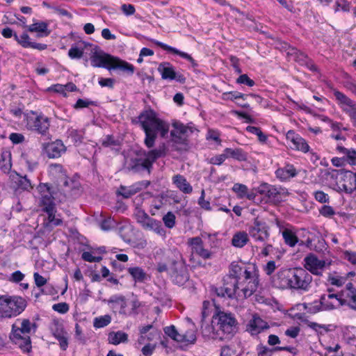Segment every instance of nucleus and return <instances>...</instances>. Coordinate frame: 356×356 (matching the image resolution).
I'll list each match as a JSON object with an SVG mask.
<instances>
[{
  "mask_svg": "<svg viewBox=\"0 0 356 356\" xmlns=\"http://www.w3.org/2000/svg\"><path fill=\"white\" fill-rule=\"evenodd\" d=\"M259 286L257 268L234 261L229 266V277L222 286L216 288L218 296L237 298H248L256 291Z\"/></svg>",
  "mask_w": 356,
  "mask_h": 356,
  "instance_id": "1",
  "label": "nucleus"
},
{
  "mask_svg": "<svg viewBox=\"0 0 356 356\" xmlns=\"http://www.w3.org/2000/svg\"><path fill=\"white\" fill-rule=\"evenodd\" d=\"M138 123L145 132L144 144L147 148L154 146L158 134L165 138L169 132L168 122L160 118L152 108L145 109L140 113Z\"/></svg>",
  "mask_w": 356,
  "mask_h": 356,
  "instance_id": "2",
  "label": "nucleus"
},
{
  "mask_svg": "<svg viewBox=\"0 0 356 356\" xmlns=\"http://www.w3.org/2000/svg\"><path fill=\"white\" fill-rule=\"evenodd\" d=\"M238 322L234 314L230 312L219 311L212 317L211 325L202 328V332L207 339L223 338L222 334L232 335L237 330Z\"/></svg>",
  "mask_w": 356,
  "mask_h": 356,
  "instance_id": "3",
  "label": "nucleus"
},
{
  "mask_svg": "<svg viewBox=\"0 0 356 356\" xmlns=\"http://www.w3.org/2000/svg\"><path fill=\"white\" fill-rule=\"evenodd\" d=\"M167 151L166 145L162 143L158 147L149 151L140 149L133 152L125 157V167L134 172L147 170L150 172L153 163L157 159L165 156Z\"/></svg>",
  "mask_w": 356,
  "mask_h": 356,
  "instance_id": "4",
  "label": "nucleus"
},
{
  "mask_svg": "<svg viewBox=\"0 0 356 356\" xmlns=\"http://www.w3.org/2000/svg\"><path fill=\"white\" fill-rule=\"evenodd\" d=\"M277 280L282 288L307 291L309 289L312 277L303 268H293L280 272Z\"/></svg>",
  "mask_w": 356,
  "mask_h": 356,
  "instance_id": "5",
  "label": "nucleus"
},
{
  "mask_svg": "<svg viewBox=\"0 0 356 356\" xmlns=\"http://www.w3.org/2000/svg\"><path fill=\"white\" fill-rule=\"evenodd\" d=\"M36 325L26 318H17L12 325L10 340L17 345L24 353L31 349L30 335L35 333Z\"/></svg>",
  "mask_w": 356,
  "mask_h": 356,
  "instance_id": "6",
  "label": "nucleus"
},
{
  "mask_svg": "<svg viewBox=\"0 0 356 356\" xmlns=\"http://www.w3.org/2000/svg\"><path fill=\"white\" fill-rule=\"evenodd\" d=\"M26 301L19 296L0 297V314L2 317L12 318L20 314L26 307Z\"/></svg>",
  "mask_w": 356,
  "mask_h": 356,
  "instance_id": "7",
  "label": "nucleus"
},
{
  "mask_svg": "<svg viewBox=\"0 0 356 356\" xmlns=\"http://www.w3.org/2000/svg\"><path fill=\"white\" fill-rule=\"evenodd\" d=\"M23 122L25 127L42 136H46L50 127L49 119L43 114L29 111L23 114Z\"/></svg>",
  "mask_w": 356,
  "mask_h": 356,
  "instance_id": "8",
  "label": "nucleus"
},
{
  "mask_svg": "<svg viewBox=\"0 0 356 356\" xmlns=\"http://www.w3.org/2000/svg\"><path fill=\"white\" fill-rule=\"evenodd\" d=\"M340 305L337 295L329 293L323 295L319 300L308 303L305 307L309 312L314 314L322 310L333 309Z\"/></svg>",
  "mask_w": 356,
  "mask_h": 356,
  "instance_id": "9",
  "label": "nucleus"
},
{
  "mask_svg": "<svg viewBox=\"0 0 356 356\" xmlns=\"http://www.w3.org/2000/svg\"><path fill=\"white\" fill-rule=\"evenodd\" d=\"M172 129L170 136L173 142L179 144H186L187 138L195 130V127L193 123L184 124V123L174 120L172 123Z\"/></svg>",
  "mask_w": 356,
  "mask_h": 356,
  "instance_id": "10",
  "label": "nucleus"
},
{
  "mask_svg": "<svg viewBox=\"0 0 356 356\" xmlns=\"http://www.w3.org/2000/svg\"><path fill=\"white\" fill-rule=\"evenodd\" d=\"M187 321L193 328H189L184 332L179 333L174 325H170L164 328L165 334L177 342L186 344L194 343L196 341L195 330L191 319L187 318Z\"/></svg>",
  "mask_w": 356,
  "mask_h": 356,
  "instance_id": "11",
  "label": "nucleus"
},
{
  "mask_svg": "<svg viewBox=\"0 0 356 356\" xmlns=\"http://www.w3.org/2000/svg\"><path fill=\"white\" fill-rule=\"evenodd\" d=\"M248 230V234L255 242L265 243L269 238V227L258 218L254 219Z\"/></svg>",
  "mask_w": 356,
  "mask_h": 356,
  "instance_id": "12",
  "label": "nucleus"
},
{
  "mask_svg": "<svg viewBox=\"0 0 356 356\" xmlns=\"http://www.w3.org/2000/svg\"><path fill=\"white\" fill-rule=\"evenodd\" d=\"M169 274L172 282L179 286L184 285L189 279L186 266L181 260L172 263L169 268Z\"/></svg>",
  "mask_w": 356,
  "mask_h": 356,
  "instance_id": "13",
  "label": "nucleus"
},
{
  "mask_svg": "<svg viewBox=\"0 0 356 356\" xmlns=\"http://www.w3.org/2000/svg\"><path fill=\"white\" fill-rule=\"evenodd\" d=\"M90 63L94 67H104L111 70L113 56L105 53L99 47L95 46L91 49Z\"/></svg>",
  "mask_w": 356,
  "mask_h": 356,
  "instance_id": "14",
  "label": "nucleus"
},
{
  "mask_svg": "<svg viewBox=\"0 0 356 356\" xmlns=\"http://www.w3.org/2000/svg\"><path fill=\"white\" fill-rule=\"evenodd\" d=\"M286 139L289 143V146L292 149L301 152L302 153H308L310 147L306 140L296 134L293 130H289L286 134Z\"/></svg>",
  "mask_w": 356,
  "mask_h": 356,
  "instance_id": "15",
  "label": "nucleus"
},
{
  "mask_svg": "<svg viewBox=\"0 0 356 356\" xmlns=\"http://www.w3.org/2000/svg\"><path fill=\"white\" fill-rule=\"evenodd\" d=\"M157 70L164 80H175L179 83L186 81V77L182 74L177 72L172 64L168 62L161 63Z\"/></svg>",
  "mask_w": 356,
  "mask_h": 356,
  "instance_id": "16",
  "label": "nucleus"
},
{
  "mask_svg": "<svg viewBox=\"0 0 356 356\" xmlns=\"http://www.w3.org/2000/svg\"><path fill=\"white\" fill-rule=\"evenodd\" d=\"M49 172L53 177L57 179L60 185H63V186L69 187L70 188H75L76 186V183L67 177L66 172L61 165L51 164L49 166Z\"/></svg>",
  "mask_w": 356,
  "mask_h": 356,
  "instance_id": "17",
  "label": "nucleus"
},
{
  "mask_svg": "<svg viewBox=\"0 0 356 356\" xmlns=\"http://www.w3.org/2000/svg\"><path fill=\"white\" fill-rule=\"evenodd\" d=\"M304 266L307 270H309L314 275H319L323 273L327 266L324 260L319 259L314 254H310L304 259Z\"/></svg>",
  "mask_w": 356,
  "mask_h": 356,
  "instance_id": "18",
  "label": "nucleus"
},
{
  "mask_svg": "<svg viewBox=\"0 0 356 356\" xmlns=\"http://www.w3.org/2000/svg\"><path fill=\"white\" fill-rule=\"evenodd\" d=\"M43 152L49 159L59 158L66 152V147L60 140L43 144Z\"/></svg>",
  "mask_w": 356,
  "mask_h": 356,
  "instance_id": "19",
  "label": "nucleus"
},
{
  "mask_svg": "<svg viewBox=\"0 0 356 356\" xmlns=\"http://www.w3.org/2000/svg\"><path fill=\"white\" fill-rule=\"evenodd\" d=\"M337 103L346 115L356 108V102L337 89L332 90Z\"/></svg>",
  "mask_w": 356,
  "mask_h": 356,
  "instance_id": "20",
  "label": "nucleus"
},
{
  "mask_svg": "<svg viewBox=\"0 0 356 356\" xmlns=\"http://www.w3.org/2000/svg\"><path fill=\"white\" fill-rule=\"evenodd\" d=\"M341 305H348L353 308L356 303V289L351 282H348L346 288L337 294Z\"/></svg>",
  "mask_w": 356,
  "mask_h": 356,
  "instance_id": "21",
  "label": "nucleus"
},
{
  "mask_svg": "<svg viewBox=\"0 0 356 356\" xmlns=\"http://www.w3.org/2000/svg\"><path fill=\"white\" fill-rule=\"evenodd\" d=\"M50 329L54 337L59 341L60 348L63 350H66L68 347V337L63 325L58 321H54Z\"/></svg>",
  "mask_w": 356,
  "mask_h": 356,
  "instance_id": "22",
  "label": "nucleus"
},
{
  "mask_svg": "<svg viewBox=\"0 0 356 356\" xmlns=\"http://www.w3.org/2000/svg\"><path fill=\"white\" fill-rule=\"evenodd\" d=\"M276 225L279 228L280 232L282 234V237L286 244L290 247H294L298 242V238L296 232L289 225H284L283 222L277 220Z\"/></svg>",
  "mask_w": 356,
  "mask_h": 356,
  "instance_id": "23",
  "label": "nucleus"
},
{
  "mask_svg": "<svg viewBox=\"0 0 356 356\" xmlns=\"http://www.w3.org/2000/svg\"><path fill=\"white\" fill-rule=\"evenodd\" d=\"M341 174L343 175L344 184L341 186H339V191L348 194L356 191V173L350 170H341Z\"/></svg>",
  "mask_w": 356,
  "mask_h": 356,
  "instance_id": "24",
  "label": "nucleus"
},
{
  "mask_svg": "<svg viewBox=\"0 0 356 356\" xmlns=\"http://www.w3.org/2000/svg\"><path fill=\"white\" fill-rule=\"evenodd\" d=\"M269 328L268 323L264 321L258 315L254 314L252 316V319L250 320L248 325L247 330L252 334L256 335L265 330Z\"/></svg>",
  "mask_w": 356,
  "mask_h": 356,
  "instance_id": "25",
  "label": "nucleus"
},
{
  "mask_svg": "<svg viewBox=\"0 0 356 356\" xmlns=\"http://www.w3.org/2000/svg\"><path fill=\"white\" fill-rule=\"evenodd\" d=\"M354 272H349L348 273H339L337 272H332L328 274L327 282L329 284L341 287L348 283L347 281L350 277L355 276Z\"/></svg>",
  "mask_w": 356,
  "mask_h": 356,
  "instance_id": "26",
  "label": "nucleus"
},
{
  "mask_svg": "<svg viewBox=\"0 0 356 356\" xmlns=\"http://www.w3.org/2000/svg\"><path fill=\"white\" fill-rule=\"evenodd\" d=\"M15 40L24 48H31L38 50H44L47 48L45 44L37 43L32 42L29 35L26 33H23L20 35H14Z\"/></svg>",
  "mask_w": 356,
  "mask_h": 356,
  "instance_id": "27",
  "label": "nucleus"
},
{
  "mask_svg": "<svg viewBox=\"0 0 356 356\" xmlns=\"http://www.w3.org/2000/svg\"><path fill=\"white\" fill-rule=\"evenodd\" d=\"M188 244L191 248L192 251L204 259H208L211 256L209 250L203 247V241L200 237L191 238L188 241Z\"/></svg>",
  "mask_w": 356,
  "mask_h": 356,
  "instance_id": "28",
  "label": "nucleus"
},
{
  "mask_svg": "<svg viewBox=\"0 0 356 356\" xmlns=\"http://www.w3.org/2000/svg\"><path fill=\"white\" fill-rule=\"evenodd\" d=\"M275 174L281 181H287L295 177L298 175V171L293 165L286 163L284 166L277 168Z\"/></svg>",
  "mask_w": 356,
  "mask_h": 356,
  "instance_id": "29",
  "label": "nucleus"
},
{
  "mask_svg": "<svg viewBox=\"0 0 356 356\" xmlns=\"http://www.w3.org/2000/svg\"><path fill=\"white\" fill-rule=\"evenodd\" d=\"M172 182L178 190L184 194H191L193 192V186L181 175L177 174L172 176Z\"/></svg>",
  "mask_w": 356,
  "mask_h": 356,
  "instance_id": "30",
  "label": "nucleus"
},
{
  "mask_svg": "<svg viewBox=\"0 0 356 356\" xmlns=\"http://www.w3.org/2000/svg\"><path fill=\"white\" fill-rule=\"evenodd\" d=\"M154 43L157 45L158 47L162 48L163 50L167 51L168 52H171L175 54L179 55L180 57L186 59L188 60L193 67H196L197 65L196 61L191 57V55L179 51V49L172 47L171 46H169L165 43H163L161 42H159L158 40H154Z\"/></svg>",
  "mask_w": 356,
  "mask_h": 356,
  "instance_id": "31",
  "label": "nucleus"
},
{
  "mask_svg": "<svg viewBox=\"0 0 356 356\" xmlns=\"http://www.w3.org/2000/svg\"><path fill=\"white\" fill-rule=\"evenodd\" d=\"M142 227L144 229L154 232L163 238H165L166 232L163 227L161 222L154 218H149Z\"/></svg>",
  "mask_w": 356,
  "mask_h": 356,
  "instance_id": "32",
  "label": "nucleus"
},
{
  "mask_svg": "<svg viewBox=\"0 0 356 356\" xmlns=\"http://www.w3.org/2000/svg\"><path fill=\"white\" fill-rule=\"evenodd\" d=\"M111 69L120 70L129 75H132L135 70V67L132 64L115 56H113L111 65Z\"/></svg>",
  "mask_w": 356,
  "mask_h": 356,
  "instance_id": "33",
  "label": "nucleus"
},
{
  "mask_svg": "<svg viewBox=\"0 0 356 356\" xmlns=\"http://www.w3.org/2000/svg\"><path fill=\"white\" fill-rule=\"evenodd\" d=\"M108 303L111 304V308L118 311L121 314H127L126 307L127 306L125 298L122 296H114L108 300Z\"/></svg>",
  "mask_w": 356,
  "mask_h": 356,
  "instance_id": "34",
  "label": "nucleus"
},
{
  "mask_svg": "<svg viewBox=\"0 0 356 356\" xmlns=\"http://www.w3.org/2000/svg\"><path fill=\"white\" fill-rule=\"evenodd\" d=\"M337 151L339 154L344 155L346 162L350 165H355L356 164V150L354 149H347L340 145H337L336 147Z\"/></svg>",
  "mask_w": 356,
  "mask_h": 356,
  "instance_id": "35",
  "label": "nucleus"
},
{
  "mask_svg": "<svg viewBox=\"0 0 356 356\" xmlns=\"http://www.w3.org/2000/svg\"><path fill=\"white\" fill-rule=\"evenodd\" d=\"M27 29L30 32H36L39 37L47 36L49 34V31H48V24L44 22L33 23L28 26Z\"/></svg>",
  "mask_w": 356,
  "mask_h": 356,
  "instance_id": "36",
  "label": "nucleus"
},
{
  "mask_svg": "<svg viewBox=\"0 0 356 356\" xmlns=\"http://www.w3.org/2000/svg\"><path fill=\"white\" fill-rule=\"evenodd\" d=\"M249 241L248 234L244 231L235 233L232 239V244L236 248H241Z\"/></svg>",
  "mask_w": 356,
  "mask_h": 356,
  "instance_id": "37",
  "label": "nucleus"
},
{
  "mask_svg": "<svg viewBox=\"0 0 356 356\" xmlns=\"http://www.w3.org/2000/svg\"><path fill=\"white\" fill-rule=\"evenodd\" d=\"M248 96L255 98L257 101L261 99V97L255 94L245 95L237 91L225 92L222 94L221 98L223 100L234 101L237 99H245Z\"/></svg>",
  "mask_w": 356,
  "mask_h": 356,
  "instance_id": "38",
  "label": "nucleus"
},
{
  "mask_svg": "<svg viewBox=\"0 0 356 356\" xmlns=\"http://www.w3.org/2000/svg\"><path fill=\"white\" fill-rule=\"evenodd\" d=\"M226 158H233L238 161H244L247 159V154L240 148H225L224 149Z\"/></svg>",
  "mask_w": 356,
  "mask_h": 356,
  "instance_id": "39",
  "label": "nucleus"
},
{
  "mask_svg": "<svg viewBox=\"0 0 356 356\" xmlns=\"http://www.w3.org/2000/svg\"><path fill=\"white\" fill-rule=\"evenodd\" d=\"M127 271L136 282H144L147 279V275L140 267H130Z\"/></svg>",
  "mask_w": 356,
  "mask_h": 356,
  "instance_id": "40",
  "label": "nucleus"
},
{
  "mask_svg": "<svg viewBox=\"0 0 356 356\" xmlns=\"http://www.w3.org/2000/svg\"><path fill=\"white\" fill-rule=\"evenodd\" d=\"M116 229L118 231V234L120 237L125 242H129L131 241V233L132 232V227L128 222H121L117 225Z\"/></svg>",
  "mask_w": 356,
  "mask_h": 356,
  "instance_id": "41",
  "label": "nucleus"
},
{
  "mask_svg": "<svg viewBox=\"0 0 356 356\" xmlns=\"http://www.w3.org/2000/svg\"><path fill=\"white\" fill-rule=\"evenodd\" d=\"M306 325L308 327L314 330L318 334L323 335L333 330L332 325L319 324L315 322L307 321Z\"/></svg>",
  "mask_w": 356,
  "mask_h": 356,
  "instance_id": "42",
  "label": "nucleus"
},
{
  "mask_svg": "<svg viewBox=\"0 0 356 356\" xmlns=\"http://www.w3.org/2000/svg\"><path fill=\"white\" fill-rule=\"evenodd\" d=\"M140 190V188L138 184H134L130 186H121L118 188L117 193L118 195H121L124 198H129L134 195L136 194Z\"/></svg>",
  "mask_w": 356,
  "mask_h": 356,
  "instance_id": "43",
  "label": "nucleus"
},
{
  "mask_svg": "<svg viewBox=\"0 0 356 356\" xmlns=\"http://www.w3.org/2000/svg\"><path fill=\"white\" fill-rule=\"evenodd\" d=\"M11 167V153L8 151L3 152L0 159V169L3 172H8Z\"/></svg>",
  "mask_w": 356,
  "mask_h": 356,
  "instance_id": "44",
  "label": "nucleus"
},
{
  "mask_svg": "<svg viewBox=\"0 0 356 356\" xmlns=\"http://www.w3.org/2000/svg\"><path fill=\"white\" fill-rule=\"evenodd\" d=\"M86 44L84 43H79L73 44L68 51V56L72 59H79L83 55Z\"/></svg>",
  "mask_w": 356,
  "mask_h": 356,
  "instance_id": "45",
  "label": "nucleus"
},
{
  "mask_svg": "<svg viewBox=\"0 0 356 356\" xmlns=\"http://www.w3.org/2000/svg\"><path fill=\"white\" fill-rule=\"evenodd\" d=\"M232 191L236 194L238 198L242 199L244 197H247L249 200H251L252 198V195L248 193V187L243 184H234L232 187Z\"/></svg>",
  "mask_w": 356,
  "mask_h": 356,
  "instance_id": "46",
  "label": "nucleus"
},
{
  "mask_svg": "<svg viewBox=\"0 0 356 356\" xmlns=\"http://www.w3.org/2000/svg\"><path fill=\"white\" fill-rule=\"evenodd\" d=\"M128 335L122 331H118L116 332H111L108 334V341L109 343L118 345L120 343H123L127 341Z\"/></svg>",
  "mask_w": 356,
  "mask_h": 356,
  "instance_id": "47",
  "label": "nucleus"
},
{
  "mask_svg": "<svg viewBox=\"0 0 356 356\" xmlns=\"http://www.w3.org/2000/svg\"><path fill=\"white\" fill-rule=\"evenodd\" d=\"M44 211L48 214V220L54 226H58L62 224V220L56 216L54 206L52 207H44Z\"/></svg>",
  "mask_w": 356,
  "mask_h": 356,
  "instance_id": "48",
  "label": "nucleus"
},
{
  "mask_svg": "<svg viewBox=\"0 0 356 356\" xmlns=\"http://www.w3.org/2000/svg\"><path fill=\"white\" fill-rule=\"evenodd\" d=\"M111 321V318L109 315L101 316L94 319L93 325L96 328H102L108 325Z\"/></svg>",
  "mask_w": 356,
  "mask_h": 356,
  "instance_id": "49",
  "label": "nucleus"
},
{
  "mask_svg": "<svg viewBox=\"0 0 356 356\" xmlns=\"http://www.w3.org/2000/svg\"><path fill=\"white\" fill-rule=\"evenodd\" d=\"M275 351V348H270L263 344H259L257 347V356H272Z\"/></svg>",
  "mask_w": 356,
  "mask_h": 356,
  "instance_id": "50",
  "label": "nucleus"
},
{
  "mask_svg": "<svg viewBox=\"0 0 356 356\" xmlns=\"http://www.w3.org/2000/svg\"><path fill=\"white\" fill-rule=\"evenodd\" d=\"M175 214L169 211L163 217V222L166 227L171 229L175 225Z\"/></svg>",
  "mask_w": 356,
  "mask_h": 356,
  "instance_id": "51",
  "label": "nucleus"
},
{
  "mask_svg": "<svg viewBox=\"0 0 356 356\" xmlns=\"http://www.w3.org/2000/svg\"><path fill=\"white\" fill-rule=\"evenodd\" d=\"M41 204L44 207H52L54 206L53 201V196L51 192L49 191L47 193H42L41 195Z\"/></svg>",
  "mask_w": 356,
  "mask_h": 356,
  "instance_id": "52",
  "label": "nucleus"
},
{
  "mask_svg": "<svg viewBox=\"0 0 356 356\" xmlns=\"http://www.w3.org/2000/svg\"><path fill=\"white\" fill-rule=\"evenodd\" d=\"M220 132L218 130L209 129L207 131L206 138L208 140H213L217 144H221V139L220 138Z\"/></svg>",
  "mask_w": 356,
  "mask_h": 356,
  "instance_id": "53",
  "label": "nucleus"
},
{
  "mask_svg": "<svg viewBox=\"0 0 356 356\" xmlns=\"http://www.w3.org/2000/svg\"><path fill=\"white\" fill-rule=\"evenodd\" d=\"M115 227H117V224L111 218H107L100 223V227L104 231H109Z\"/></svg>",
  "mask_w": 356,
  "mask_h": 356,
  "instance_id": "54",
  "label": "nucleus"
},
{
  "mask_svg": "<svg viewBox=\"0 0 356 356\" xmlns=\"http://www.w3.org/2000/svg\"><path fill=\"white\" fill-rule=\"evenodd\" d=\"M137 222L143 227L150 218L144 211L138 209L135 213Z\"/></svg>",
  "mask_w": 356,
  "mask_h": 356,
  "instance_id": "55",
  "label": "nucleus"
},
{
  "mask_svg": "<svg viewBox=\"0 0 356 356\" xmlns=\"http://www.w3.org/2000/svg\"><path fill=\"white\" fill-rule=\"evenodd\" d=\"M284 193H286L285 189L281 188H276L275 186H270L268 190V197L274 199H278V196Z\"/></svg>",
  "mask_w": 356,
  "mask_h": 356,
  "instance_id": "56",
  "label": "nucleus"
},
{
  "mask_svg": "<svg viewBox=\"0 0 356 356\" xmlns=\"http://www.w3.org/2000/svg\"><path fill=\"white\" fill-rule=\"evenodd\" d=\"M340 129L338 130H332V134L330 135V137L336 140H346V136L342 134V131H346L347 128L343 127V124L340 122Z\"/></svg>",
  "mask_w": 356,
  "mask_h": 356,
  "instance_id": "57",
  "label": "nucleus"
},
{
  "mask_svg": "<svg viewBox=\"0 0 356 356\" xmlns=\"http://www.w3.org/2000/svg\"><path fill=\"white\" fill-rule=\"evenodd\" d=\"M319 213L325 218H332L335 215L334 209L329 205H323L320 209Z\"/></svg>",
  "mask_w": 356,
  "mask_h": 356,
  "instance_id": "58",
  "label": "nucleus"
},
{
  "mask_svg": "<svg viewBox=\"0 0 356 356\" xmlns=\"http://www.w3.org/2000/svg\"><path fill=\"white\" fill-rule=\"evenodd\" d=\"M227 159L225 152L221 154H218L208 159V163L212 165H221Z\"/></svg>",
  "mask_w": 356,
  "mask_h": 356,
  "instance_id": "59",
  "label": "nucleus"
},
{
  "mask_svg": "<svg viewBox=\"0 0 356 356\" xmlns=\"http://www.w3.org/2000/svg\"><path fill=\"white\" fill-rule=\"evenodd\" d=\"M52 309L55 312H57L60 314H66L69 311L70 307H69L68 304H67L66 302H59V303L54 304L52 306Z\"/></svg>",
  "mask_w": 356,
  "mask_h": 356,
  "instance_id": "60",
  "label": "nucleus"
},
{
  "mask_svg": "<svg viewBox=\"0 0 356 356\" xmlns=\"http://www.w3.org/2000/svg\"><path fill=\"white\" fill-rule=\"evenodd\" d=\"M314 195L316 200L321 203H326L329 202L328 195L322 191H317L314 192Z\"/></svg>",
  "mask_w": 356,
  "mask_h": 356,
  "instance_id": "61",
  "label": "nucleus"
},
{
  "mask_svg": "<svg viewBox=\"0 0 356 356\" xmlns=\"http://www.w3.org/2000/svg\"><path fill=\"white\" fill-rule=\"evenodd\" d=\"M236 83L240 84H245L250 87L254 86V81L250 79L247 74H242L236 79Z\"/></svg>",
  "mask_w": 356,
  "mask_h": 356,
  "instance_id": "62",
  "label": "nucleus"
},
{
  "mask_svg": "<svg viewBox=\"0 0 356 356\" xmlns=\"http://www.w3.org/2000/svg\"><path fill=\"white\" fill-rule=\"evenodd\" d=\"M81 257L84 261L88 262H99L102 260L101 257L93 256L90 252H83Z\"/></svg>",
  "mask_w": 356,
  "mask_h": 356,
  "instance_id": "63",
  "label": "nucleus"
},
{
  "mask_svg": "<svg viewBox=\"0 0 356 356\" xmlns=\"http://www.w3.org/2000/svg\"><path fill=\"white\" fill-rule=\"evenodd\" d=\"M121 10L123 13L127 15H132L135 13L136 9L135 7L132 4L124 3L121 6Z\"/></svg>",
  "mask_w": 356,
  "mask_h": 356,
  "instance_id": "64",
  "label": "nucleus"
}]
</instances>
